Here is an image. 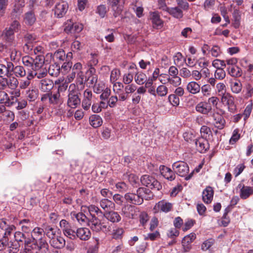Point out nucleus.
<instances>
[{"mask_svg":"<svg viewBox=\"0 0 253 253\" xmlns=\"http://www.w3.org/2000/svg\"><path fill=\"white\" fill-rule=\"evenodd\" d=\"M150 19L154 28L158 29L163 27L164 22L158 11L150 12Z\"/></svg>","mask_w":253,"mask_h":253,"instance_id":"ddd939ff","label":"nucleus"},{"mask_svg":"<svg viewBox=\"0 0 253 253\" xmlns=\"http://www.w3.org/2000/svg\"><path fill=\"white\" fill-rule=\"evenodd\" d=\"M214 191L212 188L211 186H208L204 189L202 193V199L203 201L206 204H210L211 202Z\"/></svg>","mask_w":253,"mask_h":253,"instance_id":"aec40b11","label":"nucleus"},{"mask_svg":"<svg viewBox=\"0 0 253 253\" xmlns=\"http://www.w3.org/2000/svg\"><path fill=\"white\" fill-rule=\"evenodd\" d=\"M138 194L141 195L142 198H145L146 200L150 199L153 197L151 191L144 187H139L138 189Z\"/></svg>","mask_w":253,"mask_h":253,"instance_id":"a19ab883","label":"nucleus"},{"mask_svg":"<svg viewBox=\"0 0 253 253\" xmlns=\"http://www.w3.org/2000/svg\"><path fill=\"white\" fill-rule=\"evenodd\" d=\"M93 99L92 91L88 89L84 92V97L82 101V107L85 110H88L91 105Z\"/></svg>","mask_w":253,"mask_h":253,"instance_id":"2eb2a0df","label":"nucleus"},{"mask_svg":"<svg viewBox=\"0 0 253 253\" xmlns=\"http://www.w3.org/2000/svg\"><path fill=\"white\" fill-rule=\"evenodd\" d=\"M68 99L67 104L71 108H76L81 104V99L79 96L78 90L75 84H71L68 90Z\"/></svg>","mask_w":253,"mask_h":253,"instance_id":"f03ea898","label":"nucleus"},{"mask_svg":"<svg viewBox=\"0 0 253 253\" xmlns=\"http://www.w3.org/2000/svg\"><path fill=\"white\" fill-rule=\"evenodd\" d=\"M172 168L175 173L181 177H185V180H188L193 176L194 170L188 174L189 171L188 164L183 161H178L174 163L172 165Z\"/></svg>","mask_w":253,"mask_h":253,"instance_id":"f257e3e1","label":"nucleus"},{"mask_svg":"<svg viewBox=\"0 0 253 253\" xmlns=\"http://www.w3.org/2000/svg\"><path fill=\"white\" fill-rule=\"evenodd\" d=\"M25 6V0H15L11 12L10 19H20Z\"/></svg>","mask_w":253,"mask_h":253,"instance_id":"39448f33","label":"nucleus"},{"mask_svg":"<svg viewBox=\"0 0 253 253\" xmlns=\"http://www.w3.org/2000/svg\"><path fill=\"white\" fill-rule=\"evenodd\" d=\"M100 207L106 211H109L115 209V204L107 198L102 199L100 201Z\"/></svg>","mask_w":253,"mask_h":253,"instance_id":"a878e982","label":"nucleus"},{"mask_svg":"<svg viewBox=\"0 0 253 253\" xmlns=\"http://www.w3.org/2000/svg\"><path fill=\"white\" fill-rule=\"evenodd\" d=\"M9 70L11 76L12 75V73H13L17 78H24L27 75L26 70L23 66L21 65L14 66L11 62H10Z\"/></svg>","mask_w":253,"mask_h":253,"instance_id":"9d476101","label":"nucleus"},{"mask_svg":"<svg viewBox=\"0 0 253 253\" xmlns=\"http://www.w3.org/2000/svg\"><path fill=\"white\" fill-rule=\"evenodd\" d=\"M65 58V52L63 49L56 50L53 54V59L56 61H64Z\"/></svg>","mask_w":253,"mask_h":253,"instance_id":"09e8293b","label":"nucleus"},{"mask_svg":"<svg viewBox=\"0 0 253 253\" xmlns=\"http://www.w3.org/2000/svg\"><path fill=\"white\" fill-rule=\"evenodd\" d=\"M49 243L51 246L56 249H62L65 246V239L61 237L55 236L52 239L50 240Z\"/></svg>","mask_w":253,"mask_h":253,"instance_id":"412c9836","label":"nucleus"},{"mask_svg":"<svg viewBox=\"0 0 253 253\" xmlns=\"http://www.w3.org/2000/svg\"><path fill=\"white\" fill-rule=\"evenodd\" d=\"M90 125L94 128L100 126L103 123L101 117L98 115H92L89 119Z\"/></svg>","mask_w":253,"mask_h":253,"instance_id":"c756f323","label":"nucleus"},{"mask_svg":"<svg viewBox=\"0 0 253 253\" xmlns=\"http://www.w3.org/2000/svg\"><path fill=\"white\" fill-rule=\"evenodd\" d=\"M96 13H98L102 18L105 17L107 13L106 6L104 4H100L97 6Z\"/></svg>","mask_w":253,"mask_h":253,"instance_id":"774afa93","label":"nucleus"},{"mask_svg":"<svg viewBox=\"0 0 253 253\" xmlns=\"http://www.w3.org/2000/svg\"><path fill=\"white\" fill-rule=\"evenodd\" d=\"M44 227H35L32 231V235L37 239L44 237Z\"/></svg>","mask_w":253,"mask_h":253,"instance_id":"603ef678","label":"nucleus"},{"mask_svg":"<svg viewBox=\"0 0 253 253\" xmlns=\"http://www.w3.org/2000/svg\"><path fill=\"white\" fill-rule=\"evenodd\" d=\"M90 214H96L98 216H101L103 213L101 210L97 207L91 205L87 207Z\"/></svg>","mask_w":253,"mask_h":253,"instance_id":"8fccbe9b","label":"nucleus"},{"mask_svg":"<svg viewBox=\"0 0 253 253\" xmlns=\"http://www.w3.org/2000/svg\"><path fill=\"white\" fill-rule=\"evenodd\" d=\"M33 79V75L30 74L29 71L27 75L25 80H21L19 84V87L21 89H25L31 84V81Z\"/></svg>","mask_w":253,"mask_h":253,"instance_id":"4c0bfd02","label":"nucleus"},{"mask_svg":"<svg viewBox=\"0 0 253 253\" xmlns=\"http://www.w3.org/2000/svg\"><path fill=\"white\" fill-rule=\"evenodd\" d=\"M41 101L45 105L48 104L50 106H57L61 103L60 94L59 92H54L52 91L45 93L42 95Z\"/></svg>","mask_w":253,"mask_h":253,"instance_id":"7ed1b4c3","label":"nucleus"},{"mask_svg":"<svg viewBox=\"0 0 253 253\" xmlns=\"http://www.w3.org/2000/svg\"><path fill=\"white\" fill-rule=\"evenodd\" d=\"M68 9L67 2L62 1L56 3L54 9V15L58 18L63 17L66 13Z\"/></svg>","mask_w":253,"mask_h":253,"instance_id":"f8f14e48","label":"nucleus"},{"mask_svg":"<svg viewBox=\"0 0 253 253\" xmlns=\"http://www.w3.org/2000/svg\"><path fill=\"white\" fill-rule=\"evenodd\" d=\"M160 171L161 174L168 180L172 181L175 179V172L170 168L164 165H161L160 167Z\"/></svg>","mask_w":253,"mask_h":253,"instance_id":"dca6fc26","label":"nucleus"},{"mask_svg":"<svg viewBox=\"0 0 253 253\" xmlns=\"http://www.w3.org/2000/svg\"><path fill=\"white\" fill-rule=\"evenodd\" d=\"M140 181L143 185L151 189H156L159 191L162 188L160 182L153 176L148 174L142 175L141 177Z\"/></svg>","mask_w":253,"mask_h":253,"instance_id":"20e7f679","label":"nucleus"},{"mask_svg":"<svg viewBox=\"0 0 253 253\" xmlns=\"http://www.w3.org/2000/svg\"><path fill=\"white\" fill-rule=\"evenodd\" d=\"M6 63V65L0 63V78L4 77L9 78L11 76L9 70L10 62H7Z\"/></svg>","mask_w":253,"mask_h":253,"instance_id":"f704fd0d","label":"nucleus"},{"mask_svg":"<svg viewBox=\"0 0 253 253\" xmlns=\"http://www.w3.org/2000/svg\"><path fill=\"white\" fill-rule=\"evenodd\" d=\"M214 243V240L210 238L205 241L202 245V249L204 251H207L209 249Z\"/></svg>","mask_w":253,"mask_h":253,"instance_id":"0e129e2a","label":"nucleus"},{"mask_svg":"<svg viewBox=\"0 0 253 253\" xmlns=\"http://www.w3.org/2000/svg\"><path fill=\"white\" fill-rule=\"evenodd\" d=\"M63 232L65 236L72 240H76L77 239V231L72 229L71 227L66 229H63Z\"/></svg>","mask_w":253,"mask_h":253,"instance_id":"5fc2aeb1","label":"nucleus"},{"mask_svg":"<svg viewBox=\"0 0 253 253\" xmlns=\"http://www.w3.org/2000/svg\"><path fill=\"white\" fill-rule=\"evenodd\" d=\"M124 232V229L121 227L114 229L112 234V238L116 240L121 239L123 237Z\"/></svg>","mask_w":253,"mask_h":253,"instance_id":"3c124183","label":"nucleus"},{"mask_svg":"<svg viewBox=\"0 0 253 253\" xmlns=\"http://www.w3.org/2000/svg\"><path fill=\"white\" fill-rule=\"evenodd\" d=\"M82 69V64L78 62L75 64L72 68V71H75L77 73V77H80L81 79V84H84V78L83 75V72L81 70Z\"/></svg>","mask_w":253,"mask_h":253,"instance_id":"c03bdc74","label":"nucleus"},{"mask_svg":"<svg viewBox=\"0 0 253 253\" xmlns=\"http://www.w3.org/2000/svg\"><path fill=\"white\" fill-rule=\"evenodd\" d=\"M53 87V82L49 79L44 78L40 81L39 88L42 92L46 93L52 91Z\"/></svg>","mask_w":253,"mask_h":253,"instance_id":"4468645a","label":"nucleus"},{"mask_svg":"<svg viewBox=\"0 0 253 253\" xmlns=\"http://www.w3.org/2000/svg\"><path fill=\"white\" fill-rule=\"evenodd\" d=\"M200 132L202 134V137L201 138L205 139H207L208 136H209L212 134L211 128L206 126H203L201 127Z\"/></svg>","mask_w":253,"mask_h":253,"instance_id":"6e6d98bb","label":"nucleus"},{"mask_svg":"<svg viewBox=\"0 0 253 253\" xmlns=\"http://www.w3.org/2000/svg\"><path fill=\"white\" fill-rule=\"evenodd\" d=\"M13 21L10 23L9 28L17 32L21 28V24L18 21L19 19H11Z\"/></svg>","mask_w":253,"mask_h":253,"instance_id":"bf43d9fd","label":"nucleus"},{"mask_svg":"<svg viewBox=\"0 0 253 253\" xmlns=\"http://www.w3.org/2000/svg\"><path fill=\"white\" fill-rule=\"evenodd\" d=\"M172 208V205L164 200L159 202L155 206L154 210L160 211L164 212L170 211Z\"/></svg>","mask_w":253,"mask_h":253,"instance_id":"6ab92c4d","label":"nucleus"},{"mask_svg":"<svg viewBox=\"0 0 253 253\" xmlns=\"http://www.w3.org/2000/svg\"><path fill=\"white\" fill-rule=\"evenodd\" d=\"M124 198L130 204L136 205H140L143 202V198L138 194V189L136 190V193H127L125 195Z\"/></svg>","mask_w":253,"mask_h":253,"instance_id":"6e6552de","label":"nucleus"},{"mask_svg":"<svg viewBox=\"0 0 253 253\" xmlns=\"http://www.w3.org/2000/svg\"><path fill=\"white\" fill-rule=\"evenodd\" d=\"M74 216L81 225H85V224H87L88 218L83 213H74Z\"/></svg>","mask_w":253,"mask_h":253,"instance_id":"49530a36","label":"nucleus"},{"mask_svg":"<svg viewBox=\"0 0 253 253\" xmlns=\"http://www.w3.org/2000/svg\"><path fill=\"white\" fill-rule=\"evenodd\" d=\"M104 215L108 220L113 223L118 222L121 219L120 214L115 211H109L108 212L104 214Z\"/></svg>","mask_w":253,"mask_h":253,"instance_id":"7c9ffc66","label":"nucleus"},{"mask_svg":"<svg viewBox=\"0 0 253 253\" xmlns=\"http://www.w3.org/2000/svg\"><path fill=\"white\" fill-rule=\"evenodd\" d=\"M167 12L177 19H180L183 16L182 9L177 6L171 8L169 7L168 9L167 10Z\"/></svg>","mask_w":253,"mask_h":253,"instance_id":"2f4dec72","label":"nucleus"},{"mask_svg":"<svg viewBox=\"0 0 253 253\" xmlns=\"http://www.w3.org/2000/svg\"><path fill=\"white\" fill-rule=\"evenodd\" d=\"M186 89L189 93L195 94L200 91L201 86L197 82L192 81L187 84L186 86Z\"/></svg>","mask_w":253,"mask_h":253,"instance_id":"bb28decb","label":"nucleus"},{"mask_svg":"<svg viewBox=\"0 0 253 253\" xmlns=\"http://www.w3.org/2000/svg\"><path fill=\"white\" fill-rule=\"evenodd\" d=\"M39 91L37 89H30L26 92L27 98L30 101H35L38 97Z\"/></svg>","mask_w":253,"mask_h":253,"instance_id":"a18cd8bd","label":"nucleus"},{"mask_svg":"<svg viewBox=\"0 0 253 253\" xmlns=\"http://www.w3.org/2000/svg\"><path fill=\"white\" fill-rule=\"evenodd\" d=\"M48 244L44 237L36 239V243L32 244L31 247L37 253L38 251L46 253L48 251Z\"/></svg>","mask_w":253,"mask_h":253,"instance_id":"1a4fd4ad","label":"nucleus"},{"mask_svg":"<svg viewBox=\"0 0 253 253\" xmlns=\"http://www.w3.org/2000/svg\"><path fill=\"white\" fill-rule=\"evenodd\" d=\"M176 3L181 9L187 11L189 9V4L186 0H176Z\"/></svg>","mask_w":253,"mask_h":253,"instance_id":"338daca9","label":"nucleus"},{"mask_svg":"<svg viewBox=\"0 0 253 253\" xmlns=\"http://www.w3.org/2000/svg\"><path fill=\"white\" fill-rule=\"evenodd\" d=\"M60 70V66L55 63L49 65L47 72L51 76L56 77L59 75Z\"/></svg>","mask_w":253,"mask_h":253,"instance_id":"473e14b6","label":"nucleus"},{"mask_svg":"<svg viewBox=\"0 0 253 253\" xmlns=\"http://www.w3.org/2000/svg\"><path fill=\"white\" fill-rule=\"evenodd\" d=\"M34 61L31 70H37L44 67L45 58L43 55H37L35 59H34Z\"/></svg>","mask_w":253,"mask_h":253,"instance_id":"393cba45","label":"nucleus"},{"mask_svg":"<svg viewBox=\"0 0 253 253\" xmlns=\"http://www.w3.org/2000/svg\"><path fill=\"white\" fill-rule=\"evenodd\" d=\"M7 78L6 87H8L11 89H16L19 84V82L17 79L15 77L11 76Z\"/></svg>","mask_w":253,"mask_h":253,"instance_id":"79ce46f5","label":"nucleus"},{"mask_svg":"<svg viewBox=\"0 0 253 253\" xmlns=\"http://www.w3.org/2000/svg\"><path fill=\"white\" fill-rule=\"evenodd\" d=\"M30 74H32L33 75V79L35 77H37L39 79H42L46 76L47 74V70L45 67H42L37 70H30L28 71Z\"/></svg>","mask_w":253,"mask_h":253,"instance_id":"c85d7f7f","label":"nucleus"},{"mask_svg":"<svg viewBox=\"0 0 253 253\" xmlns=\"http://www.w3.org/2000/svg\"><path fill=\"white\" fill-rule=\"evenodd\" d=\"M15 32L9 28H6L3 32V35L4 36L5 40L8 42H12L14 40Z\"/></svg>","mask_w":253,"mask_h":253,"instance_id":"de8ad7c7","label":"nucleus"},{"mask_svg":"<svg viewBox=\"0 0 253 253\" xmlns=\"http://www.w3.org/2000/svg\"><path fill=\"white\" fill-rule=\"evenodd\" d=\"M168 99L170 103L173 106H177L179 104V97L175 94L169 95Z\"/></svg>","mask_w":253,"mask_h":253,"instance_id":"e2e57ef3","label":"nucleus"},{"mask_svg":"<svg viewBox=\"0 0 253 253\" xmlns=\"http://www.w3.org/2000/svg\"><path fill=\"white\" fill-rule=\"evenodd\" d=\"M44 227V234L50 240L56 235V230L54 228L48 225L43 224Z\"/></svg>","mask_w":253,"mask_h":253,"instance_id":"58836bf2","label":"nucleus"},{"mask_svg":"<svg viewBox=\"0 0 253 253\" xmlns=\"http://www.w3.org/2000/svg\"><path fill=\"white\" fill-rule=\"evenodd\" d=\"M221 102L223 105L227 106L228 110L230 112L234 113L237 111L234 98L229 93L225 92L223 94Z\"/></svg>","mask_w":253,"mask_h":253,"instance_id":"423d86ee","label":"nucleus"},{"mask_svg":"<svg viewBox=\"0 0 253 253\" xmlns=\"http://www.w3.org/2000/svg\"><path fill=\"white\" fill-rule=\"evenodd\" d=\"M85 81L86 82L87 84H88L89 87L94 86L97 81V76H86V79Z\"/></svg>","mask_w":253,"mask_h":253,"instance_id":"13d9d810","label":"nucleus"},{"mask_svg":"<svg viewBox=\"0 0 253 253\" xmlns=\"http://www.w3.org/2000/svg\"><path fill=\"white\" fill-rule=\"evenodd\" d=\"M25 23L30 26L33 25L36 22V18L33 12L30 11L25 14Z\"/></svg>","mask_w":253,"mask_h":253,"instance_id":"ea45409f","label":"nucleus"},{"mask_svg":"<svg viewBox=\"0 0 253 253\" xmlns=\"http://www.w3.org/2000/svg\"><path fill=\"white\" fill-rule=\"evenodd\" d=\"M9 238L3 235L0 239V251H4L9 246Z\"/></svg>","mask_w":253,"mask_h":253,"instance_id":"4d7b16f0","label":"nucleus"},{"mask_svg":"<svg viewBox=\"0 0 253 253\" xmlns=\"http://www.w3.org/2000/svg\"><path fill=\"white\" fill-rule=\"evenodd\" d=\"M25 235L21 232H16L14 234L15 241L23 246V242H25Z\"/></svg>","mask_w":253,"mask_h":253,"instance_id":"864d4df0","label":"nucleus"},{"mask_svg":"<svg viewBox=\"0 0 253 253\" xmlns=\"http://www.w3.org/2000/svg\"><path fill=\"white\" fill-rule=\"evenodd\" d=\"M211 105L205 102H200L196 106V110L201 114L207 115L211 111Z\"/></svg>","mask_w":253,"mask_h":253,"instance_id":"4be33fe9","label":"nucleus"},{"mask_svg":"<svg viewBox=\"0 0 253 253\" xmlns=\"http://www.w3.org/2000/svg\"><path fill=\"white\" fill-rule=\"evenodd\" d=\"M77 238L84 241L88 240L90 236L91 233L89 230L87 228H80L77 230Z\"/></svg>","mask_w":253,"mask_h":253,"instance_id":"5701e85b","label":"nucleus"},{"mask_svg":"<svg viewBox=\"0 0 253 253\" xmlns=\"http://www.w3.org/2000/svg\"><path fill=\"white\" fill-rule=\"evenodd\" d=\"M87 225L92 231L96 232H98L102 230L103 228L107 227L106 225H102L99 219L92 221H88Z\"/></svg>","mask_w":253,"mask_h":253,"instance_id":"b1692460","label":"nucleus"},{"mask_svg":"<svg viewBox=\"0 0 253 253\" xmlns=\"http://www.w3.org/2000/svg\"><path fill=\"white\" fill-rule=\"evenodd\" d=\"M134 209V206L127 204L122 208V211L126 217L131 218L133 216Z\"/></svg>","mask_w":253,"mask_h":253,"instance_id":"72a5a7b5","label":"nucleus"},{"mask_svg":"<svg viewBox=\"0 0 253 253\" xmlns=\"http://www.w3.org/2000/svg\"><path fill=\"white\" fill-rule=\"evenodd\" d=\"M19 225L21 226L23 232L28 233L31 230V221L28 219H24L19 221Z\"/></svg>","mask_w":253,"mask_h":253,"instance_id":"37998d69","label":"nucleus"},{"mask_svg":"<svg viewBox=\"0 0 253 253\" xmlns=\"http://www.w3.org/2000/svg\"><path fill=\"white\" fill-rule=\"evenodd\" d=\"M156 92L160 96H165L168 92V88L164 85H160L158 86Z\"/></svg>","mask_w":253,"mask_h":253,"instance_id":"680f3d73","label":"nucleus"},{"mask_svg":"<svg viewBox=\"0 0 253 253\" xmlns=\"http://www.w3.org/2000/svg\"><path fill=\"white\" fill-rule=\"evenodd\" d=\"M195 144L196 150L200 153H205L210 149V144L207 139L199 137L196 139Z\"/></svg>","mask_w":253,"mask_h":253,"instance_id":"9b49d317","label":"nucleus"},{"mask_svg":"<svg viewBox=\"0 0 253 253\" xmlns=\"http://www.w3.org/2000/svg\"><path fill=\"white\" fill-rule=\"evenodd\" d=\"M240 134L239 133V130L235 129L233 130L232 135L229 140L230 144L233 145L235 144L240 138Z\"/></svg>","mask_w":253,"mask_h":253,"instance_id":"052dcab7","label":"nucleus"},{"mask_svg":"<svg viewBox=\"0 0 253 253\" xmlns=\"http://www.w3.org/2000/svg\"><path fill=\"white\" fill-rule=\"evenodd\" d=\"M228 71V74L233 77H240L242 75V70L237 66H229Z\"/></svg>","mask_w":253,"mask_h":253,"instance_id":"c9c22d12","label":"nucleus"},{"mask_svg":"<svg viewBox=\"0 0 253 253\" xmlns=\"http://www.w3.org/2000/svg\"><path fill=\"white\" fill-rule=\"evenodd\" d=\"M37 36L35 34L27 33L24 36V40L25 42L33 43L36 42Z\"/></svg>","mask_w":253,"mask_h":253,"instance_id":"69168bd1","label":"nucleus"},{"mask_svg":"<svg viewBox=\"0 0 253 253\" xmlns=\"http://www.w3.org/2000/svg\"><path fill=\"white\" fill-rule=\"evenodd\" d=\"M159 81L164 84L169 83L175 87L178 86L181 83V79L178 76L170 77L166 74H160Z\"/></svg>","mask_w":253,"mask_h":253,"instance_id":"0eeeda50","label":"nucleus"},{"mask_svg":"<svg viewBox=\"0 0 253 253\" xmlns=\"http://www.w3.org/2000/svg\"><path fill=\"white\" fill-rule=\"evenodd\" d=\"M134 81L139 85L143 84L147 81V77L142 71L134 72Z\"/></svg>","mask_w":253,"mask_h":253,"instance_id":"cd10ccee","label":"nucleus"},{"mask_svg":"<svg viewBox=\"0 0 253 253\" xmlns=\"http://www.w3.org/2000/svg\"><path fill=\"white\" fill-rule=\"evenodd\" d=\"M238 187L241 188L240 197L242 199H247L253 195V187L245 186L244 185H242L241 184H239Z\"/></svg>","mask_w":253,"mask_h":253,"instance_id":"a211bd4d","label":"nucleus"},{"mask_svg":"<svg viewBox=\"0 0 253 253\" xmlns=\"http://www.w3.org/2000/svg\"><path fill=\"white\" fill-rule=\"evenodd\" d=\"M111 8L113 16L114 18H117L120 16L122 15V13L123 11L124 5L123 4H117L110 6Z\"/></svg>","mask_w":253,"mask_h":253,"instance_id":"e433bc0d","label":"nucleus"},{"mask_svg":"<svg viewBox=\"0 0 253 253\" xmlns=\"http://www.w3.org/2000/svg\"><path fill=\"white\" fill-rule=\"evenodd\" d=\"M214 120L213 125L219 129H222L225 126L226 121L222 115L219 113H214L212 115Z\"/></svg>","mask_w":253,"mask_h":253,"instance_id":"f3484780","label":"nucleus"}]
</instances>
